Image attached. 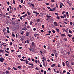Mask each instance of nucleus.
<instances>
[{
  "label": "nucleus",
  "instance_id": "obj_11",
  "mask_svg": "<svg viewBox=\"0 0 74 74\" xmlns=\"http://www.w3.org/2000/svg\"><path fill=\"white\" fill-rule=\"evenodd\" d=\"M55 65H56L55 64H53L51 65V67H55Z\"/></svg>",
  "mask_w": 74,
  "mask_h": 74
},
{
  "label": "nucleus",
  "instance_id": "obj_25",
  "mask_svg": "<svg viewBox=\"0 0 74 74\" xmlns=\"http://www.w3.org/2000/svg\"><path fill=\"white\" fill-rule=\"evenodd\" d=\"M51 16H49V15L47 16V18H51Z\"/></svg>",
  "mask_w": 74,
  "mask_h": 74
},
{
  "label": "nucleus",
  "instance_id": "obj_50",
  "mask_svg": "<svg viewBox=\"0 0 74 74\" xmlns=\"http://www.w3.org/2000/svg\"><path fill=\"white\" fill-rule=\"evenodd\" d=\"M60 17H61V18H64V16H60Z\"/></svg>",
  "mask_w": 74,
  "mask_h": 74
},
{
  "label": "nucleus",
  "instance_id": "obj_32",
  "mask_svg": "<svg viewBox=\"0 0 74 74\" xmlns=\"http://www.w3.org/2000/svg\"><path fill=\"white\" fill-rule=\"evenodd\" d=\"M12 45V42H10V45Z\"/></svg>",
  "mask_w": 74,
  "mask_h": 74
},
{
  "label": "nucleus",
  "instance_id": "obj_30",
  "mask_svg": "<svg viewBox=\"0 0 74 74\" xmlns=\"http://www.w3.org/2000/svg\"><path fill=\"white\" fill-rule=\"evenodd\" d=\"M5 52H6V53H10V52L6 50H5Z\"/></svg>",
  "mask_w": 74,
  "mask_h": 74
},
{
  "label": "nucleus",
  "instance_id": "obj_16",
  "mask_svg": "<svg viewBox=\"0 0 74 74\" xmlns=\"http://www.w3.org/2000/svg\"><path fill=\"white\" fill-rule=\"evenodd\" d=\"M40 18H38L37 20V21L38 22H40Z\"/></svg>",
  "mask_w": 74,
  "mask_h": 74
},
{
  "label": "nucleus",
  "instance_id": "obj_41",
  "mask_svg": "<svg viewBox=\"0 0 74 74\" xmlns=\"http://www.w3.org/2000/svg\"><path fill=\"white\" fill-rule=\"evenodd\" d=\"M27 44H29V40H27Z\"/></svg>",
  "mask_w": 74,
  "mask_h": 74
},
{
  "label": "nucleus",
  "instance_id": "obj_45",
  "mask_svg": "<svg viewBox=\"0 0 74 74\" xmlns=\"http://www.w3.org/2000/svg\"><path fill=\"white\" fill-rule=\"evenodd\" d=\"M67 53L68 54V55H70V52H67Z\"/></svg>",
  "mask_w": 74,
  "mask_h": 74
},
{
  "label": "nucleus",
  "instance_id": "obj_46",
  "mask_svg": "<svg viewBox=\"0 0 74 74\" xmlns=\"http://www.w3.org/2000/svg\"><path fill=\"white\" fill-rule=\"evenodd\" d=\"M7 10L8 11H10V8H8L7 9Z\"/></svg>",
  "mask_w": 74,
  "mask_h": 74
},
{
  "label": "nucleus",
  "instance_id": "obj_29",
  "mask_svg": "<svg viewBox=\"0 0 74 74\" xmlns=\"http://www.w3.org/2000/svg\"><path fill=\"white\" fill-rule=\"evenodd\" d=\"M24 33V31H22L21 32V34H22V35H23V33Z\"/></svg>",
  "mask_w": 74,
  "mask_h": 74
},
{
  "label": "nucleus",
  "instance_id": "obj_57",
  "mask_svg": "<svg viewBox=\"0 0 74 74\" xmlns=\"http://www.w3.org/2000/svg\"><path fill=\"white\" fill-rule=\"evenodd\" d=\"M66 72V71H65V70H64V71H63V73H65Z\"/></svg>",
  "mask_w": 74,
  "mask_h": 74
},
{
  "label": "nucleus",
  "instance_id": "obj_23",
  "mask_svg": "<svg viewBox=\"0 0 74 74\" xmlns=\"http://www.w3.org/2000/svg\"><path fill=\"white\" fill-rule=\"evenodd\" d=\"M13 69H14V70H17V69L15 68V67H14V66H13Z\"/></svg>",
  "mask_w": 74,
  "mask_h": 74
},
{
  "label": "nucleus",
  "instance_id": "obj_13",
  "mask_svg": "<svg viewBox=\"0 0 74 74\" xmlns=\"http://www.w3.org/2000/svg\"><path fill=\"white\" fill-rule=\"evenodd\" d=\"M55 56H56V58H57V56H58V54L57 53H55Z\"/></svg>",
  "mask_w": 74,
  "mask_h": 74
},
{
  "label": "nucleus",
  "instance_id": "obj_9",
  "mask_svg": "<svg viewBox=\"0 0 74 74\" xmlns=\"http://www.w3.org/2000/svg\"><path fill=\"white\" fill-rule=\"evenodd\" d=\"M9 73H10V71H7L5 72V73L6 74H9Z\"/></svg>",
  "mask_w": 74,
  "mask_h": 74
},
{
  "label": "nucleus",
  "instance_id": "obj_28",
  "mask_svg": "<svg viewBox=\"0 0 74 74\" xmlns=\"http://www.w3.org/2000/svg\"><path fill=\"white\" fill-rule=\"evenodd\" d=\"M56 10V7H55L54 8H53L52 10H53V11L54 10Z\"/></svg>",
  "mask_w": 74,
  "mask_h": 74
},
{
  "label": "nucleus",
  "instance_id": "obj_26",
  "mask_svg": "<svg viewBox=\"0 0 74 74\" xmlns=\"http://www.w3.org/2000/svg\"><path fill=\"white\" fill-rule=\"evenodd\" d=\"M69 32L70 33H72V31L71 30H69Z\"/></svg>",
  "mask_w": 74,
  "mask_h": 74
},
{
  "label": "nucleus",
  "instance_id": "obj_58",
  "mask_svg": "<svg viewBox=\"0 0 74 74\" xmlns=\"http://www.w3.org/2000/svg\"><path fill=\"white\" fill-rule=\"evenodd\" d=\"M36 69L37 70H39L38 68H37V67H36Z\"/></svg>",
  "mask_w": 74,
  "mask_h": 74
},
{
  "label": "nucleus",
  "instance_id": "obj_34",
  "mask_svg": "<svg viewBox=\"0 0 74 74\" xmlns=\"http://www.w3.org/2000/svg\"><path fill=\"white\" fill-rule=\"evenodd\" d=\"M12 36H13V37H15V34H12Z\"/></svg>",
  "mask_w": 74,
  "mask_h": 74
},
{
  "label": "nucleus",
  "instance_id": "obj_17",
  "mask_svg": "<svg viewBox=\"0 0 74 74\" xmlns=\"http://www.w3.org/2000/svg\"><path fill=\"white\" fill-rule=\"evenodd\" d=\"M20 60H21V61H23V62H24V61H25V60H23L22 59H20Z\"/></svg>",
  "mask_w": 74,
  "mask_h": 74
},
{
  "label": "nucleus",
  "instance_id": "obj_63",
  "mask_svg": "<svg viewBox=\"0 0 74 74\" xmlns=\"http://www.w3.org/2000/svg\"><path fill=\"white\" fill-rule=\"evenodd\" d=\"M47 8H48V9H51V8H50L49 7H47Z\"/></svg>",
  "mask_w": 74,
  "mask_h": 74
},
{
  "label": "nucleus",
  "instance_id": "obj_64",
  "mask_svg": "<svg viewBox=\"0 0 74 74\" xmlns=\"http://www.w3.org/2000/svg\"><path fill=\"white\" fill-rule=\"evenodd\" d=\"M46 5H49V3H46Z\"/></svg>",
  "mask_w": 74,
  "mask_h": 74
},
{
  "label": "nucleus",
  "instance_id": "obj_12",
  "mask_svg": "<svg viewBox=\"0 0 74 74\" xmlns=\"http://www.w3.org/2000/svg\"><path fill=\"white\" fill-rule=\"evenodd\" d=\"M60 36L61 37H64V36H65V34H61Z\"/></svg>",
  "mask_w": 74,
  "mask_h": 74
},
{
  "label": "nucleus",
  "instance_id": "obj_22",
  "mask_svg": "<svg viewBox=\"0 0 74 74\" xmlns=\"http://www.w3.org/2000/svg\"><path fill=\"white\" fill-rule=\"evenodd\" d=\"M4 52V50H3L1 49L0 50V52Z\"/></svg>",
  "mask_w": 74,
  "mask_h": 74
},
{
  "label": "nucleus",
  "instance_id": "obj_62",
  "mask_svg": "<svg viewBox=\"0 0 74 74\" xmlns=\"http://www.w3.org/2000/svg\"><path fill=\"white\" fill-rule=\"evenodd\" d=\"M46 73H47V72H46V71H45L44 72V74H46Z\"/></svg>",
  "mask_w": 74,
  "mask_h": 74
},
{
  "label": "nucleus",
  "instance_id": "obj_44",
  "mask_svg": "<svg viewBox=\"0 0 74 74\" xmlns=\"http://www.w3.org/2000/svg\"><path fill=\"white\" fill-rule=\"evenodd\" d=\"M61 67V66H60V64H58V67Z\"/></svg>",
  "mask_w": 74,
  "mask_h": 74
},
{
  "label": "nucleus",
  "instance_id": "obj_7",
  "mask_svg": "<svg viewBox=\"0 0 74 74\" xmlns=\"http://www.w3.org/2000/svg\"><path fill=\"white\" fill-rule=\"evenodd\" d=\"M56 30L57 32H58V33H59L60 30L59 29H58V28H56Z\"/></svg>",
  "mask_w": 74,
  "mask_h": 74
},
{
  "label": "nucleus",
  "instance_id": "obj_10",
  "mask_svg": "<svg viewBox=\"0 0 74 74\" xmlns=\"http://www.w3.org/2000/svg\"><path fill=\"white\" fill-rule=\"evenodd\" d=\"M27 13L28 14V15H29V16L30 15V14H31L30 13V12H29L28 11V12H27Z\"/></svg>",
  "mask_w": 74,
  "mask_h": 74
},
{
  "label": "nucleus",
  "instance_id": "obj_59",
  "mask_svg": "<svg viewBox=\"0 0 74 74\" xmlns=\"http://www.w3.org/2000/svg\"><path fill=\"white\" fill-rule=\"evenodd\" d=\"M21 3H23V0H21Z\"/></svg>",
  "mask_w": 74,
  "mask_h": 74
},
{
  "label": "nucleus",
  "instance_id": "obj_37",
  "mask_svg": "<svg viewBox=\"0 0 74 74\" xmlns=\"http://www.w3.org/2000/svg\"><path fill=\"white\" fill-rule=\"evenodd\" d=\"M60 8H62V5H61V4L60 5Z\"/></svg>",
  "mask_w": 74,
  "mask_h": 74
},
{
  "label": "nucleus",
  "instance_id": "obj_19",
  "mask_svg": "<svg viewBox=\"0 0 74 74\" xmlns=\"http://www.w3.org/2000/svg\"><path fill=\"white\" fill-rule=\"evenodd\" d=\"M6 30V29L5 28H4L3 29V32H5V31Z\"/></svg>",
  "mask_w": 74,
  "mask_h": 74
},
{
  "label": "nucleus",
  "instance_id": "obj_56",
  "mask_svg": "<svg viewBox=\"0 0 74 74\" xmlns=\"http://www.w3.org/2000/svg\"><path fill=\"white\" fill-rule=\"evenodd\" d=\"M18 69H21V66H18Z\"/></svg>",
  "mask_w": 74,
  "mask_h": 74
},
{
  "label": "nucleus",
  "instance_id": "obj_15",
  "mask_svg": "<svg viewBox=\"0 0 74 74\" xmlns=\"http://www.w3.org/2000/svg\"><path fill=\"white\" fill-rule=\"evenodd\" d=\"M25 62H26V64H28V61L27 60H25Z\"/></svg>",
  "mask_w": 74,
  "mask_h": 74
},
{
  "label": "nucleus",
  "instance_id": "obj_4",
  "mask_svg": "<svg viewBox=\"0 0 74 74\" xmlns=\"http://www.w3.org/2000/svg\"><path fill=\"white\" fill-rule=\"evenodd\" d=\"M29 34H30L29 33V32H27L26 33V36H29Z\"/></svg>",
  "mask_w": 74,
  "mask_h": 74
},
{
  "label": "nucleus",
  "instance_id": "obj_47",
  "mask_svg": "<svg viewBox=\"0 0 74 74\" xmlns=\"http://www.w3.org/2000/svg\"><path fill=\"white\" fill-rule=\"evenodd\" d=\"M70 24L71 25H73V23H72V22H70Z\"/></svg>",
  "mask_w": 74,
  "mask_h": 74
},
{
  "label": "nucleus",
  "instance_id": "obj_55",
  "mask_svg": "<svg viewBox=\"0 0 74 74\" xmlns=\"http://www.w3.org/2000/svg\"><path fill=\"white\" fill-rule=\"evenodd\" d=\"M44 26L43 25H42V29H44Z\"/></svg>",
  "mask_w": 74,
  "mask_h": 74
},
{
  "label": "nucleus",
  "instance_id": "obj_49",
  "mask_svg": "<svg viewBox=\"0 0 74 74\" xmlns=\"http://www.w3.org/2000/svg\"><path fill=\"white\" fill-rule=\"evenodd\" d=\"M33 13H34V14H37V12H35V11H33Z\"/></svg>",
  "mask_w": 74,
  "mask_h": 74
},
{
  "label": "nucleus",
  "instance_id": "obj_14",
  "mask_svg": "<svg viewBox=\"0 0 74 74\" xmlns=\"http://www.w3.org/2000/svg\"><path fill=\"white\" fill-rule=\"evenodd\" d=\"M34 36L35 37H37L38 36V34H34Z\"/></svg>",
  "mask_w": 74,
  "mask_h": 74
},
{
  "label": "nucleus",
  "instance_id": "obj_61",
  "mask_svg": "<svg viewBox=\"0 0 74 74\" xmlns=\"http://www.w3.org/2000/svg\"><path fill=\"white\" fill-rule=\"evenodd\" d=\"M57 23H56V22H54L53 23V24L54 25H56V24Z\"/></svg>",
  "mask_w": 74,
  "mask_h": 74
},
{
  "label": "nucleus",
  "instance_id": "obj_51",
  "mask_svg": "<svg viewBox=\"0 0 74 74\" xmlns=\"http://www.w3.org/2000/svg\"><path fill=\"white\" fill-rule=\"evenodd\" d=\"M7 33H10V31H9V30H8L7 31Z\"/></svg>",
  "mask_w": 74,
  "mask_h": 74
},
{
  "label": "nucleus",
  "instance_id": "obj_36",
  "mask_svg": "<svg viewBox=\"0 0 74 74\" xmlns=\"http://www.w3.org/2000/svg\"><path fill=\"white\" fill-rule=\"evenodd\" d=\"M51 55L52 56H55V55H54V54H53V53L51 54Z\"/></svg>",
  "mask_w": 74,
  "mask_h": 74
},
{
  "label": "nucleus",
  "instance_id": "obj_2",
  "mask_svg": "<svg viewBox=\"0 0 74 74\" xmlns=\"http://www.w3.org/2000/svg\"><path fill=\"white\" fill-rule=\"evenodd\" d=\"M31 45L32 46L34 47V46H35V43H34V42H32L31 43Z\"/></svg>",
  "mask_w": 74,
  "mask_h": 74
},
{
  "label": "nucleus",
  "instance_id": "obj_8",
  "mask_svg": "<svg viewBox=\"0 0 74 74\" xmlns=\"http://www.w3.org/2000/svg\"><path fill=\"white\" fill-rule=\"evenodd\" d=\"M62 30H63V32H64V31H65V32H67V31L66 30L64 29H62Z\"/></svg>",
  "mask_w": 74,
  "mask_h": 74
},
{
  "label": "nucleus",
  "instance_id": "obj_43",
  "mask_svg": "<svg viewBox=\"0 0 74 74\" xmlns=\"http://www.w3.org/2000/svg\"><path fill=\"white\" fill-rule=\"evenodd\" d=\"M64 13H65V11H64L63 12H62V14H63Z\"/></svg>",
  "mask_w": 74,
  "mask_h": 74
},
{
  "label": "nucleus",
  "instance_id": "obj_21",
  "mask_svg": "<svg viewBox=\"0 0 74 74\" xmlns=\"http://www.w3.org/2000/svg\"><path fill=\"white\" fill-rule=\"evenodd\" d=\"M32 24H33V22L32 21H30V25H32Z\"/></svg>",
  "mask_w": 74,
  "mask_h": 74
},
{
  "label": "nucleus",
  "instance_id": "obj_48",
  "mask_svg": "<svg viewBox=\"0 0 74 74\" xmlns=\"http://www.w3.org/2000/svg\"><path fill=\"white\" fill-rule=\"evenodd\" d=\"M48 70L49 71H50V70H51V68H48Z\"/></svg>",
  "mask_w": 74,
  "mask_h": 74
},
{
  "label": "nucleus",
  "instance_id": "obj_33",
  "mask_svg": "<svg viewBox=\"0 0 74 74\" xmlns=\"http://www.w3.org/2000/svg\"><path fill=\"white\" fill-rule=\"evenodd\" d=\"M51 34H47L46 35H45V36H49Z\"/></svg>",
  "mask_w": 74,
  "mask_h": 74
},
{
  "label": "nucleus",
  "instance_id": "obj_18",
  "mask_svg": "<svg viewBox=\"0 0 74 74\" xmlns=\"http://www.w3.org/2000/svg\"><path fill=\"white\" fill-rule=\"evenodd\" d=\"M56 7L57 8H58V4H57V3H56Z\"/></svg>",
  "mask_w": 74,
  "mask_h": 74
},
{
  "label": "nucleus",
  "instance_id": "obj_35",
  "mask_svg": "<svg viewBox=\"0 0 74 74\" xmlns=\"http://www.w3.org/2000/svg\"><path fill=\"white\" fill-rule=\"evenodd\" d=\"M5 55L7 56H8V54H5Z\"/></svg>",
  "mask_w": 74,
  "mask_h": 74
},
{
  "label": "nucleus",
  "instance_id": "obj_42",
  "mask_svg": "<svg viewBox=\"0 0 74 74\" xmlns=\"http://www.w3.org/2000/svg\"><path fill=\"white\" fill-rule=\"evenodd\" d=\"M57 18L58 19H60V18H59V17L58 16H57Z\"/></svg>",
  "mask_w": 74,
  "mask_h": 74
},
{
  "label": "nucleus",
  "instance_id": "obj_6",
  "mask_svg": "<svg viewBox=\"0 0 74 74\" xmlns=\"http://www.w3.org/2000/svg\"><path fill=\"white\" fill-rule=\"evenodd\" d=\"M42 59H43V60H42V62H44V61H45V60H46V59L45 58L43 57V58H42Z\"/></svg>",
  "mask_w": 74,
  "mask_h": 74
},
{
  "label": "nucleus",
  "instance_id": "obj_52",
  "mask_svg": "<svg viewBox=\"0 0 74 74\" xmlns=\"http://www.w3.org/2000/svg\"><path fill=\"white\" fill-rule=\"evenodd\" d=\"M33 30H34V31H36V28H34L33 29Z\"/></svg>",
  "mask_w": 74,
  "mask_h": 74
},
{
  "label": "nucleus",
  "instance_id": "obj_24",
  "mask_svg": "<svg viewBox=\"0 0 74 74\" xmlns=\"http://www.w3.org/2000/svg\"><path fill=\"white\" fill-rule=\"evenodd\" d=\"M27 28H28V29H29V28H30V26L29 25H27Z\"/></svg>",
  "mask_w": 74,
  "mask_h": 74
},
{
  "label": "nucleus",
  "instance_id": "obj_39",
  "mask_svg": "<svg viewBox=\"0 0 74 74\" xmlns=\"http://www.w3.org/2000/svg\"><path fill=\"white\" fill-rule=\"evenodd\" d=\"M13 3L14 4H15V0H13Z\"/></svg>",
  "mask_w": 74,
  "mask_h": 74
},
{
  "label": "nucleus",
  "instance_id": "obj_54",
  "mask_svg": "<svg viewBox=\"0 0 74 74\" xmlns=\"http://www.w3.org/2000/svg\"><path fill=\"white\" fill-rule=\"evenodd\" d=\"M55 14L57 15V16H58V15H59V14H58V13H55Z\"/></svg>",
  "mask_w": 74,
  "mask_h": 74
},
{
  "label": "nucleus",
  "instance_id": "obj_27",
  "mask_svg": "<svg viewBox=\"0 0 74 74\" xmlns=\"http://www.w3.org/2000/svg\"><path fill=\"white\" fill-rule=\"evenodd\" d=\"M62 65L63 66H65V64L64 63V62H62Z\"/></svg>",
  "mask_w": 74,
  "mask_h": 74
},
{
  "label": "nucleus",
  "instance_id": "obj_31",
  "mask_svg": "<svg viewBox=\"0 0 74 74\" xmlns=\"http://www.w3.org/2000/svg\"><path fill=\"white\" fill-rule=\"evenodd\" d=\"M52 32L53 33H55V31L54 30H53L52 31Z\"/></svg>",
  "mask_w": 74,
  "mask_h": 74
},
{
  "label": "nucleus",
  "instance_id": "obj_60",
  "mask_svg": "<svg viewBox=\"0 0 74 74\" xmlns=\"http://www.w3.org/2000/svg\"><path fill=\"white\" fill-rule=\"evenodd\" d=\"M8 70H11V68H10V67H9L8 68Z\"/></svg>",
  "mask_w": 74,
  "mask_h": 74
},
{
  "label": "nucleus",
  "instance_id": "obj_1",
  "mask_svg": "<svg viewBox=\"0 0 74 74\" xmlns=\"http://www.w3.org/2000/svg\"><path fill=\"white\" fill-rule=\"evenodd\" d=\"M0 61L1 62H3V60H4V58L1 57V58H0Z\"/></svg>",
  "mask_w": 74,
  "mask_h": 74
},
{
  "label": "nucleus",
  "instance_id": "obj_20",
  "mask_svg": "<svg viewBox=\"0 0 74 74\" xmlns=\"http://www.w3.org/2000/svg\"><path fill=\"white\" fill-rule=\"evenodd\" d=\"M12 13V10H10L9 12V14H11V13Z\"/></svg>",
  "mask_w": 74,
  "mask_h": 74
},
{
  "label": "nucleus",
  "instance_id": "obj_53",
  "mask_svg": "<svg viewBox=\"0 0 74 74\" xmlns=\"http://www.w3.org/2000/svg\"><path fill=\"white\" fill-rule=\"evenodd\" d=\"M31 5H32V7H34V5L33 4H32Z\"/></svg>",
  "mask_w": 74,
  "mask_h": 74
},
{
  "label": "nucleus",
  "instance_id": "obj_38",
  "mask_svg": "<svg viewBox=\"0 0 74 74\" xmlns=\"http://www.w3.org/2000/svg\"><path fill=\"white\" fill-rule=\"evenodd\" d=\"M64 17L65 18H66V14H64Z\"/></svg>",
  "mask_w": 74,
  "mask_h": 74
},
{
  "label": "nucleus",
  "instance_id": "obj_3",
  "mask_svg": "<svg viewBox=\"0 0 74 74\" xmlns=\"http://www.w3.org/2000/svg\"><path fill=\"white\" fill-rule=\"evenodd\" d=\"M66 64L67 66L68 67H69L70 66V63L68 62V63H66Z\"/></svg>",
  "mask_w": 74,
  "mask_h": 74
},
{
  "label": "nucleus",
  "instance_id": "obj_40",
  "mask_svg": "<svg viewBox=\"0 0 74 74\" xmlns=\"http://www.w3.org/2000/svg\"><path fill=\"white\" fill-rule=\"evenodd\" d=\"M21 30H26V29L25 28H22Z\"/></svg>",
  "mask_w": 74,
  "mask_h": 74
},
{
  "label": "nucleus",
  "instance_id": "obj_5",
  "mask_svg": "<svg viewBox=\"0 0 74 74\" xmlns=\"http://www.w3.org/2000/svg\"><path fill=\"white\" fill-rule=\"evenodd\" d=\"M22 37H23V36H21V37H20L21 38V39L20 40L21 41H22V42H23V38H22Z\"/></svg>",
  "mask_w": 74,
  "mask_h": 74
}]
</instances>
